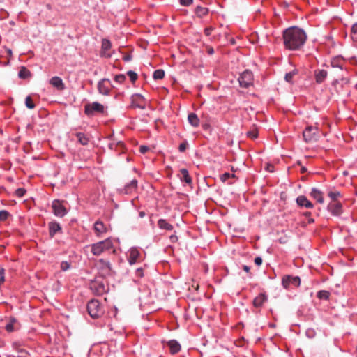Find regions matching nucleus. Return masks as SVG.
Instances as JSON below:
<instances>
[{
    "label": "nucleus",
    "mask_w": 357,
    "mask_h": 357,
    "mask_svg": "<svg viewBox=\"0 0 357 357\" xmlns=\"http://www.w3.org/2000/svg\"><path fill=\"white\" fill-rule=\"evenodd\" d=\"M328 73L324 69H317L314 71L315 80L317 84H321L327 77Z\"/></svg>",
    "instance_id": "obj_20"
},
{
    "label": "nucleus",
    "mask_w": 357,
    "mask_h": 357,
    "mask_svg": "<svg viewBox=\"0 0 357 357\" xmlns=\"http://www.w3.org/2000/svg\"><path fill=\"white\" fill-rule=\"evenodd\" d=\"M314 222V219H313V218H310V219L308 220V222H309V223H313Z\"/></svg>",
    "instance_id": "obj_60"
},
{
    "label": "nucleus",
    "mask_w": 357,
    "mask_h": 357,
    "mask_svg": "<svg viewBox=\"0 0 357 357\" xmlns=\"http://www.w3.org/2000/svg\"><path fill=\"white\" fill-rule=\"evenodd\" d=\"M70 266L69 263L67 261H62L61 264V269L63 271L68 270Z\"/></svg>",
    "instance_id": "obj_45"
},
{
    "label": "nucleus",
    "mask_w": 357,
    "mask_h": 357,
    "mask_svg": "<svg viewBox=\"0 0 357 357\" xmlns=\"http://www.w3.org/2000/svg\"><path fill=\"white\" fill-rule=\"evenodd\" d=\"M179 2L182 6H188L192 3L193 0H179Z\"/></svg>",
    "instance_id": "obj_48"
},
{
    "label": "nucleus",
    "mask_w": 357,
    "mask_h": 357,
    "mask_svg": "<svg viewBox=\"0 0 357 357\" xmlns=\"http://www.w3.org/2000/svg\"><path fill=\"white\" fill-rule=\"evenodd\" d=\"M10 213L8 211L6 210H1L0 211V221L3 222L8 219L9 217Z\"/></svg>",
    "instance_id": "obj_39"
},
{
    "label": "nucleus",
    "mask_w": 357,
    "mask_h": 357,
    "mask_svg": "<svg viewBox=\"0 0 357 357\" xmlns=\"http://www.w3.org/2000/svg\"><path fill=\"white\" fill-rule=\"evenodd\" d=\"M104 112V105L98 102L87 103L84 105V114L88 116H93L97 114H103Z\"/></svg>",
    "instance_id": "obj_4"
},
{
    "label": "nucleus",
    "mask_w": 357,
    "mask_h": 357,
    "mask_svg": "<svg viewBox=\"0 0 357 357\" xmlns=\"http://www.w3.org/2000/svg\"><path fill=\"white\" fill-rule=\"evenodd\" d=\"M100 269L105 275H110L112 272V265L110 262L106 259H100L98 261Z\"/></svg>",
    "instance_id": "obj_15"
},
{
    "label": "nucleus",
    "mask_w": 357,
    "mask_h": 357,
    "mask_svg": "<svg viewBox=\"0 0 357 357\" xmlns=\"http://www.w3.org/2000/svg\"><path fill=\"white\" fill-rule=\"evenodd\" d=\"M231 176L232 177H234L235 175L234 174H231L229 172H225L223 174H222L220 176V179L222 182H225L229 178H230Z\"/></svg>",
    "instance_id": "obj_42"
},
{
    "label": "nucleus",
    "mask_w": 357,
    "mask_h": 357,
    "mask_svg": "<svg viewBox=\"0 0 357 357\" xmlns=\"http://www.w3.org/2000/svg\"><path fill=\"white\" fill-rule=\"evenodd\" d=\"M296 73H297V71L295 70L286 73V75L284 76L285 81L289 83H291L293 81V77Z\"/></svg>",
    "instance_id": "obj_36"
},
{
    "label": "nucleus",
    "mask_w": 357,
    "mask_h": 357,
    "mask_svg": "<svg viewBox=\"0 0 357 357\" xmlns=\"http://www.w3.org/2000/svg\"><path fill=\"white\" fill-rule=\"evenodd\" d=\"M112 47L111 42L107 39H102V50L104 52L108 51Z\"/></svg>",
    "instance_id": "obj_34"
},
{
    "label": "nucleus",
    "mask_w": 357,
    "mask_h": 357,
    "mask_svg": "<svg viewBox=\"0 0 357 357\" xmlns=\"http://www.w3.org/2000/svg\"><path fill=\"white\" fill-rule=\"evenodd\" d=\"M50 83L54 87L56 88L59 90H63L65 89V85L63 82L62 79L58 76H54L52 77L50 81Z\"/></svg>",
    "instance_id": "obj_21"
},
{
    "label": "nucleus",
    "mask_w": 357,
    "mask_h": 357,
    "mask_svg": "<svg viewBox=\"0 0 357 357\" xmlns=\"http://www.w3.org/2000/svg\"><path fill=\"white\" fill-rule=\"evenodd\" d=\"M170 239L172 242H174L178 240V237L176 236L172 235L170 236Z\"/></svg>",
    "instance_id": "obj_55"
},
{
    "label": "nucleus",
    "mask_w": 357,
    "mask_h": 357,
    "mask_svg": "<svg viewBox=\"0 0 357 357\" xmlns=\"http://www.w3.org/2000/svg\"><path fill=\"white\" fill-rule=\"evenodd\" d=\"M328 210L333 215H340L342 213V206L340 202H331L328 205Z\"/></svg>",
    "instance_id": "obj_16"
},
{
    "label": "nucleus",
    "mask_w": 357,
    "mask_h": 357,
    "mask_svg": "<svg viewBox=\"0 0 357 357\" xmlns=\"http://www.w3.org/2000/svg\"><path fill=\"white\" fill-rule=\"evenodd\" d=\"M75 136L77 139V141L83 146H86L89 142V137L82 132H77Z\"/></svg>",
    "instance_id": "obj_29"
},
{
    "label": "nucleus",
    "mask_w": 357,
    "mask_h": 357,
    "mask_svg": "<svg viewBox=\"0 0 357 357\" xmlns=\"http://www.w3.org/2000/svg\"><path fill=\"white\" fill-rule=\"evenodd\" d=\"M135 275L138 278H142L144 276V269L142 268H138L135 270Z\"/></svg>",
    "instance_id": "obj_47"
},
{
    "label": "nucleus",
    "mask_w": 357,
    "mask_h": 357,
    "mask_svg": "<svg viewBox=\"0 0 357 357\" xmlns=\"http://www.w3.org/2000/svg\"><path fill=\"white\" fill-rule=\"evenodd\" d=\"M8 54H11V50H8Z\"/></svg>",
    "instance_id": "obj_61"
},
{
    "label": "nucleus",
    "mask_w": 357,
    "mask_h": 357,
    "mask_svg": "<svg viewBox=\"0 0 357 357\" xmlns=\"http://www.w3.org/2000/svg\"><path fill=\"white\" fill-rule=\"evenodd\" d=\"M30 76V71L26 67L22 66L18 72V77L21 79H26Z\"/></svg>",
    "instance_id": "obj_30"
},
{
    "label": "nucleus",
    "mask_w": 357,
    "mask_h": 357,
    "mask_svg": "<svg viewBox=\"0 0 357 357\" xmlns=\"http://www.w3.org/2000/svg\"><path fill=\"white\" fill-rule=\"evenodd\" d=\"M139 215L140 218H144L146 215V213H145L144 211H140L139 213Z\"/></svg>",
    "instance_id": "obj_57"
},
{
    "label": "nucleus",
    "mask_w": 357,
    "mask_h": 357,
    "mask_svg": "<svg viewBox=\"0 0 357 357\" xmlns=\"http://www.w3.org/2000/svg\"><path fill=\"white\" fill-rule=\"evenodd\" d=\"M167 345L169 347L170 353L172 354H176L181 350L180 344L175 340H169L167 342Z\"/></svg>",
    "instance_id": "obj_23"
},
{
    "label": "nucleus",
    "mask_w": 357,
    "mask_h": 357,
    "mask_svg": "<svg viewBox=\"0 0 357 357\" xmlns=\"http://www.w3.org/2000/svg\"><path fill=\"white\" fill-rule=\"evenodd\" d=\"M140 252L136 248H132L128 252V261L130 265L137 263L138 259L140 257Z\"/></svg>",
    "instance_id": "obj_14"
},
{
    "label": "nucleus",
    "mask_w": 357,
    "mask_h": 357,
    "mask_svg": "<svg viewBox=\"0 0 357 357\" xmlns=\"http://www.w3.org/2000/svg\"><path fill=\"white\" fill-rule=\"evenodd\" d=\"M97 87L100 94L107 96L109 94L110 89L113 86L109 79L104 78L98 82Z\"/></svg>",
    "instance_id": "obj_9"
},
{
    "label": "nucleus",
    "mask_w": 357,
    "mask_h": 357,
    "mask_svg": "<svg viewBox=\"0 0 357 357\" xmlns=\"http://www.w3.org/2000/svg\"><path fill=\"white\" fill-rule=\"evenodd\" d=\"M138 181L134 178L126 184L123 188H119V191L121 194L129 195L135 192L137 189Z\"/></svg>",
    "instance_id": "obj_11"
},
{
    "label": "nucleus",
    "mask_w": 357,
    "mask_h": 357,
    "mask_svg": "<svg viewBox=\"0 0 357 357\" xmlns=\"http://www.w3.org/2000/svg\"><path fill=\"white\" fill-rule=\"evenodd\" d=\"M149 150V148L147 146H141L139 148V151L142 153H145Z\"/></svg>",
    "instance_id": "obj_50"
},
{
    "label": "nucleus",
    "mask_w": 357,
    "mask_h": 357,
    "mask_svg": "<svg viewBox=\"0 0 357 357\" xmlns=\"http://www.w3.org/2000/svg\"><path fill=\"white\" fill-rule=\"evenodd\" d=\"M351 37L354 42L357 43V23L354 24L351 27Z\"/></svg>",
    "instance_id": "obj_37"
},
{
    "label": "nucleus",
    "mask_w": 357,
    "mask_h": 357,
    "mask_svg": "<svg viewBox=\"0 0 357 357\" xmlns=\"http://www.w3.org/2000/svg\"><path fill=\"white\" fill-rule=\"evenodd\" d=\"M49 234L51 238L54 237L55 234L61 231V227L59 223L52 221L48 224Z\"/></svg>",
    "instance_id": "obj_19"
},
{
    "label": "nucleus",
    "mask_w": 357,
    "mask_h": 357,
    "mask_svg": "<svg viewBox=\"0 0 357 357\" xmlns=\"http://www.w3.org/2000/svg\"><path fill=\"white\" fill-rule=\"evenodd\" d=\"M303 139L305 142L311 143L317 142L319 137L318 128L314 126H307L303 132Z\"/></svg>",
    "instance_id": "obj_5"
},
{
    "label": "nucleus",
    "mask_w": 357,
    "mask_h": 357,
    "mask_svg": "<svg viewBox=\"0 0 357 357\" xmlns=\"http://www.w3.org/2000/svg\"><path fill=\"white\" fill-rule=\"evenodd\" d=\"M255 263L257 266H261L262 264V259L261 257H257L255 259Z\"/></svg>",
    "instance_id": "obj_51"
},
{
    "label": "nucleus",
    "mask_w": 357,
    "mask_h": 357,
    "mask_svg": "<svg viewBox=\"0 0 357 357\" xmlns=\"http://www.w3.org/2000/svg\"><path fill=\"white\" fill-rule=\"evenodd\" d=\"M187 146H188V142L186 141L184 142H182L181 144H180V145L178 146L179 151L184 152L186 150Z\"/></svg>",
    "instance_id": "obj_46"
},
{
    "label": "nucleus",
    "mask_w": 357,
    "mask_h": 357,
    "mask_svg": "<svg viewBox=\"0 0 357 357\" xmlns=\"http://www.w3.org/2000/svg\"><path fill=\"white\" fill-rule=\"evenodd\" d=\"M331 64L333 68H339L342 70L344 65V60L341 56H337L332 59Z\"/></svg>",
    "instance_id": "obj_22"
},
{
    "label": "nucleus",
    "mask_w": 357,
    "mask_h": 357,
    "mask_svg": "<svg viewBox=\"0 0 357 357\" xmlns=\"http://www.w3.org/2000/svg\"><path fill=\"white\" fill-rule=\"evenodd\" d=\"M131 107L144 109L146 101L144 96L139 93H135L131 96Z\"/></svg>",
    "instance_id": "obj_7"
},
{
    "label": "nucleus",
    "mask_w": 357,
    "mask_h": 357,
    "mask_svg": "<svg viewBox=\"0 0 357 357\" xmlns=\"http://www.w3.org/2000/svg\"><path fill=\"white\" fill-rule=\"evenodd\" d=\"M328 196L332 199V202H335L337 199L341 196V194L339 191H330L328 193Z\"/></svg>",
    "instance_id": "obj_33"
},
{
    "label": "nucleus",
    "mask_w": 357,
    "mask_h": 357,
    "mask_svg": "<svg viewBox=\"0 0 357 357\" xmlns=\"http://www.w3.org/2000/svg\"><path fill=\"white\" fill-rule=\"evenodd\" d=\"M26 193V190L22 188H17L15 190V195L19 197H22Z\"/></svg>",
    "instance_id": "obj_44"
},
{
    "label": "nucleus",
    "mask_w": 357,
    "mask_h": 357,
    "mask_svg": "<svg viewBox=\"0 0 357 357\" xmlns=\"http://www.w3.org/2000/svg\"><path fill=\"white\" fill-rule=\"evenodd\" d=\"M87 311L93 319H97L103 314V309L100 302L96 299H92L87 303Z\"/></svg>",
    "instance_id": "obj_3"
},
{
    "label": "nucleus",
    "mask_w": 357,
    "mask_h": 357,
    "mask_svg": "<svg viewBox=\"0 0 357 357\" xmlns=\"http://www.w3.org/2000/svg\"><path fill=\"white\" fill-rule=\"evenodd\" d=\"M123 59L125 61H130L132 59V56L130 54L125 55L123 56Z\"/></svg>",
    "instance_id": "obj_53"
},
{
    "label": "nucleus",
    "mask_w": 357,
    "mask_h": 357,
    "mask_svg": "<svg viewBox=\"0 0 357 357\" xmlns=\"http://www.w3.org/2000/svg\"><path fill=\"white\" fill-rule=\"evenodd\" d=\"M90 289L96 295H102L106 292L107 288L102 281H95L91 283Z\"/></svg>",
    "instance_id": "obj_12"
},
{
    "label": "nucleus",
    "mask_w": 357,
    "mask_h": 357,
    "mask_svg": "<svg viewBox=\"0 0 357 357\" xmlns=\"http://www.w3.org/2000/svg\"><path fill=\"white\" fill-rule=\"evenodd\" d=\"M212 31H213V28L208 27V28H206L204 29V32L206 36H210L211 34Z\"/></svg>",
    "instance_id": "obj_52"
},
{
    "label": "nucleus",
    "mask_w": 357,
    "mask_h": 357,
    "mask_svg": "<svg viewBox=\"0 0 357 357\" xmlns=\"http://www.w3.org/2000/svg\"><path fill=\"white\" fill-rule=\"evenodd\" d=\"M267 300H268L267 295L266 294V293L262 292V293H260L257 296H256L254 298V300L252 301V304H253L254 307L259 308V307H262L264 303H266L267 301Z\"/></svg>",
    "instance_id": "obj_17"
},
{
    "label": "nucleus",
    "mask_w": 357,
    "mask_h": 357,
    "mask_svg": "<svg viewBox=\"0 0 357 357\" xmlns=\"http://www.w3.org/2000/svg\"><path fill=\"white\" fill-rule=\"evenodd\" d=\"M165 76V71L162 69H158L153 72V77L154 79H162Z\"/></svg>",
    "instance_id": "obj_32"
},
{
    "label": "nucleus",
    "mask_w": 357,
    "mask_h": 357,
    "mask_svg": "<svg viewBox=\"0 0 357 357\" xmlns=\"http://www.w3.org/2000/svg\"><path fill=\"white\" fill-rule=\"evenodd\" d=\"M93 230L96 236L102 237L104 234L107 232V227L101 220H97L93 224Z\"/></svg>",
    "instance_id": "obj_13"
},
{
    "label": "nucleus",
    "mask_w": 357,
    "mask_h": 357,
    "mask_svg": "<svg viewBox=\"0 0 357 357\" xmlns=\"http://www.w3.org/2000/svg\"><path fill=\"white\" fill-rule=\"evenodd\" d=\"M158 226L160 229L172 231L174 227L165 219H159Z\"/></svg>",
    "instance_id": "obj_26"
},
{
    "label": "nucleus",
    "mask_w": 357,
    "mask_h": 357,
    "mask_svg": "<svg viewBox=\"0 0 357 357\" xmlns=\"http://www.w3.org/2000/svg\"><path fill=\"white\" fill-rule=\"evenodd\" d=\"M189 123L193 127H197L199 124V119L195 113H190L188 116Z\"/></svg>",
    "instance_id": "obj_28"
},
{
    "label": "nucleus",
    "mask_w": 357,
    "mask_h": 357,
    "mask_svg": "<svg viewBox=\"0 0 357 357\" xmlns=\"http://www.w3.org/2000/svg\"><path fill=\"white\" fill-rule=\"evenodd\" d=\"M127 75L128 76L130 77V81L134 83L138 78V75L137 74L132 71V70H129L127 72Z\"/></svg>",
    "instance_id": "obj_40"
},
{
    "label": "nucleus",
    "mask_w": 357,
    "mask_h": 357,
    "mask_svg": "<svg viewBox=\"0 0 357 357\" xmlns=\"http://www.w3.org/2000/svg\"><path fill=\"white\" fill-rule=\"evenodd\" d=\"M5 281V270L4 268H0V282H3Z\"/></svg>",
    "instance_id": "obj_49"
},
{
    "label": "nucleus",
    "mask_w": 357,
    "mask_h": 357,
    "mask_svg": "<svg viewBox=\"0 0 357 357\" xmlns=\"http://www.w3.org/2000/svg\"><path fill=\"white\" fill-rule=\"evenodd\" d=\"M307 40L304 30L297 26H291L283 31V41L286 49L291 51L301 50Z\"/></svg>",
    "instance_id": "obj_1"
},
{
    "label": "nucleus",
    "mask_w": 357,
    "mask_h": 357,
    "mask_svg": "<svg viewBox=\"0 0 357 357\" xmlns=\"http://www.w3.org/2000/svg\"><path fill=\"white\" fill-rule=\"evenodd\" d=\"M247 136L251 139H255L258 136V132L255 130H250L247 132Z\"/></svg>",
    "instance_id": "obj_43"
},
{
    "label": "nucleus",
    "mask_w": 357,
    "mask_h": 357,
    "mask_svg": "<svg viewBox=\"0 0 357 357\" xmlns=\"http://www.w3.org/2000/svg\"><path fill=\"white\" fill-rule=\"evenodd\" d=\"M243 269L247 272V273H249L250 272V266H247V265H243Z\"/></svg>",
    "instance_id": "obj_54"
},
{
    "label": "nucleus",
    "mask_w": 357,
    "mask_h": 357,
    "mask_svg": "<svg viewBox=\"0 0 357 357\" xmlns=\"http://www.w3.org/2000/svg\"><path fill=\"white\" fill-rule=\"evenodd\" d=\"M306 171H307V169L305 167H302L301 168V172L302 173H305Z\"/></svg>",
    "instance_id": "obj_59"
},
{
    "label": "nucleus",
    "mask_w": 357,
    "mask_h": 357,
    "mask_svg": "<svg viewBox=\"0 0 357 357\" xmlns=\"http://www.w3.org/2000/svg\"><path fill=\"white\" fill-rule=\"evenodd\" d=\"M91 252L94 256H100L102 253L109 251L114 248L113 242L110 238L90 245Z\"/></svg>",
    "instance_id": "obj_2"
},
{
    "label": "nucleus",
    "mask_w": 357,
    "mask_h": 357,
    "mask_svg": "<svg viewBox=\"0 0 357 357\" xmlns=\"http://www.w3.org/2000/svg\"><path fill=\"white\" fill-rule=\"evenodd\" d=\"M208 8L206 7H202L200 6H197L195 9V15L199 17L202 18L208 13Z\"/></svg>",
    "instance_id": "obj_27"
},
{
    "label": "nucleus",
    "mask_w": 357,
    "mask_h": 357,
    "mask_svg": "<svg viewBox=\"0 0 357 357\" xmlns=\"http://www.w3.org/2000/svg\"><path fill=\"white\" fill-rule=\"evenodd\" d=\"M52 208L54 215L62 218L67 213V209L63 205L62 202L58 199L52 202Z\"/></svg>",
    "instance_id": "obj_10"
},
{
    "label": "nucleus",
    "mask_w": 357,
    "mask_h": 357,
    "mask_svg": "<svg viewBox=\"0 0 357 357\" xmlns=\"http://www.w3.org/2000/svg\"><path fill=\"white\" fill-rule=\"evenodd\" d=\"M179 176H180V179L182 182H185L188 185L192 183V178H191L190 176L189 175V172H188V169H184V168L181 169L180 170Z\"/></svg>",
    "instance_id": "obj_24"
},
{
    "label": "nucleus",
    "mask_w": 357,
    "mask_h": 357,
    "mask_svg": "<svg viewBox=\"0 0 357 357\" xmlns=\"http://www.w3.org/2000/svg\"><path fill=\"white\" fill-rule=\"evenodd\" d=\"M303 215H304L305 216L307 217V216H310V215H311V213H310V212L307 211V212H305V213H303Z\"/></svg>",
    "instance_id": "obj_58"
},
{
    "label": "nucleus",
    "mask_w": 357,
    "mask_h": 357,
    "mask_svg": "<svg viewBox=\"0 0 357 357\" xmlns=\"http://www.w3.org/2000/svg\"><path fill=\"white\" fill-rule=\"evenodd\" d=\"M310 195L316 199L319 203H324L323 193L321 191L317 188H312L310 192Z\"/></svg>",
    "instance_id": "obj_25"
},
{
    "label": "nucleus",
    "mask_w": 357,
    "mask_h": 357,
    "mask_svg": "<svg viewBox=\"0 0 357 357\" xmlns=\"http://www.w3.org/2000/svg\"><path fill=\"white\" fill-rule=\"evenodd\" d=\"M25 105L27 108L30 109H33L35 108L36 105L33 103L31 98L30 96H27L25 99Z\"/></svg>",
    "instance_id": "obj_38"
},
{
    "label": "nucleus",
    "mask_w": 357,
    "mask_h": 357,
    "mask_svg": "<svg viewBox=\"0 0 357 357\" xmlns=\"http://www.w3.org/2000/svg\"><path fill=\"white\" fill-rule=\"evenodd\" d=\"M238 81L241 87L247 89L249 86H252L254 81L252 73L249 70H245L240 74Z\"/></svg>",
    "instance_id": "obj_6"
},
{
    "label": "nucleus",
    "mask_w": 357,
    "mask_h": 357,
    "mask_svg": "<svg viewBox=\"0 0 357 357\" xmlns=\"http://www.w3.org/2000/svg\"><path fill=\"white\" fill-rule=\"evenodd\" d=\"M282 284L284 289H289L290 284L299 287L301 279L298 276L284 275L282 279Z\"/></svg>",
    "instance_id": "obj_8"
},
{
    "label": "nucleus",
    "mask_w": 357,
    "mask_h": 357,
    "mask_svg": "<svg viewBox=\"0 0 357 357\" xmlns=\"http://www.w3.org/2000/svg\"><path fill=\"white\" fill-rule=\"evenodd\" d=\"M208 53L209 54H213L214 53V50H213V49L212 47L208 48Z\"/></svg>",
    "instance_id": "obj_56"
},
{
    "label": "nucleus",
    "mask_w": 357,
    "mask_h": 357,
    "mask_svg": "<svg viewBox=\"0 0 357 357\" xmlns=\"http://www.w3.org/2000/svg\"><path fill=\"white\" fill-rule=\"evenodd\" d=\"M296 203L301 207H305L307 208H312L314 207L313 204L304 195L298 196L296 198Z\"/></svg>",
    "instance_id": "obj_18"
},
{
    "label": "nucleus",
    "mask_w": 357,
    "mask_h": 357,
    "mask_svg": "<svg viewBox=\"0 0 357 357\" xmlns=\"http://www.w3.org/2000/svg\"><path fill=\"white\" fill-rule=\"evenodd\" d=\"M15 322L16 319L13 317H11L10 319V322L6 325V330L8 332H13L15 330L13 324Z\"/></svg>",
    "instance_id": "obj_35"
},
{
    "label": "nucleus",
    "mask_w": 357,
    "mask_h": 357,
    "mask_svg": "<svg viewBox=\"0 0 357 357\" xmlns=\"http://www.w3.org/2000/svg\"><path fill=\"white\" fill-rule=\"evenodd\" d=\"M126 80V76L123 74L116 75L114 77V81L119 84H122Z\"/></svg>",
    "instance_id": "obj_41"
},
{
    "label": "nucleus",
    "mask_w": 357,
    "mask_h": 357,
    "mask_svg": "<svg viewBox=\"0 0 357 357\" xmlns=\"http://www.w3.org/2000/svg\"><path fill=\"white\" fill-rule=\"evenodd\" d=\"M317 296L321 300H328L330 296V292L326 290H321L317 292Z\"/></svg>",
    "instance_id": "obj_31"
}]
</instances>
